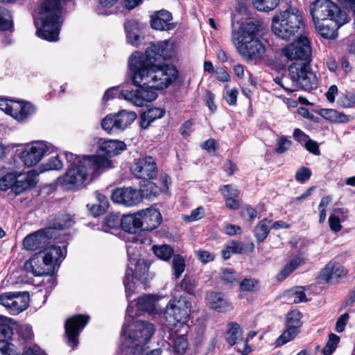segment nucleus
<instances>
[{
	"instance_id": "1",
	"label": "nucleus",
	"mask_w": 355,
	"mask_h": 355,
	"mask_svg": "<svg viewBox=\"0 0 355 355\" xmlns=\"http://www.w3.org/2000/svg\"><path fill=\"white\" fill-rule=\"evenodd\" d=\"M174 54V44L168 41L151 44L144 55L134 53L130 58L129 67L132 83L139 88L122 90L123 98L138 107L155 100L157 94L153 89L167 88L178 78L177 69L164 63Z\"/></svg>"
},
{
	"instance_id": "2",
	"label": "nucleus",
	"mask_w": 355,
	"mask_h": 355,
	"mask_svg": "<svg viewBox=\"0 0 355 355\" xmlns=\"http://www.w3.org/2000/svg\"><path fill=\"white\" fill-rule=\"evenodd\" d=\"M64 156L69 166L60 182L67 189L86 186L101 173L102 166L110 164L106 159L89 156L80 157L69 152H66Z\"/></svg>"
},
{
	"instance_id": "3",
	"label": "nucleus",
	"mask_w": 355,
	"mask_h": 355,
	"mask_svg": "<svg viewBox=\"0 0 355 355\" xmlns=\"http://www.w3.org/2000/svg\"><path fill=\"white\" fill-rule=\"evenodd\" d=\"M258 26L249 22L232 32V42L237 53L246 61L257 62L266 53V46L257 37Z\"/></svg>"
},
{
	"instance_id": "4",
	"label": "nucleus",
	"mask_w": 355,
	"mask_h": 355,
	"mask_svg": "<svg viewBox=\"0 0 355 355\" xmlns=\"http://www.w3.org/2000/svg\"><path fill=\"white\" fill-rule=\"evenodd\" d=\"M271 28L279 37L289 40L301 35L304 28L302 12L290 8L273 17Z\"/></svg>"
},
{
	"instance_id": "5",
	"label": "nucleus",
	"mask_w": 355,
	"mask_h": 355,
	"mask_svg": "<svg viewBox=\"0 0 355 355\" xmlns=\"http://www.w3.org/2000/svg\"><path fill=\"white\" fill-rule=\"evenodd\" d=\"M63 257V252L60 246L51 245L44 251L34 254L26 261L24 268L34 276L50 275L54 270L55 265Z\"/></svg>"
},
{
	"instance_id": "6",
	"label": "nucleus",
	"mask_w": 355,
	"mask_h": 355,
	"mask_svg": "<svg viewBox=\"0 0 355 355\" xmlns=\"http://www.w3.org/2000/svg\"><path fill=\"white\" fill-rule=\"evenodd\" d=\"M314 23L331 21L338 25H343L348 21L347 14L330 0H316L310 6Z\"/></svg>"
},
{
	"instance_id": "7",
	"label": "nucleus",
	"mask_w": 355,
	"mask_h": 355,
	"mask_svg": "<svg viewBox=\"0 0 355 355\" xmlns=\"http://www.w3.org/2000/svg\"><path fill=\"white\" fill-rule=\"evenodd\" d=\"M288 71L292 87L295 91L297 89L306 91L316 89L318 78L309 63L294 62L289 66Z\"/></svg>"
},
{
	"instance_id": "8",
	"label": "nucleus",
	"mask_w": 355,
	"mask_h": 355,
	"mask_svg": "<svg viewBox=\"0 0 355 355\" xmlns=\"http://www.w3.org/2000/svg\"><path fill=\"white\" fill-rule=\"evenodd\" d=\"M155 332V327L147 321L138 320L130 327L127 343L131 352L139 354Z\"/></svg>"
},
{
	"instance_id": "9",
	"label": "nucleus",
	"mask_w": 355,
	"mask_h": 355,
	"mask_svg": "<svg viewBox=\"0 0 355 355\" xmlns=\"http://www.w3.org/2000/svg\"><path fill=\"white\" fill-rule=\"evenodd\" d=\"M127 252L129 257V264L123 280V284L126 292L128 293L132 291L135 284V279L140 281L142 284L146 282L148 266L144 260L133 257L130 255V247H128Z\"/></svg>"
},
{
	"instance_id": "10",
	"label": "nucleus",
	"mask_w": 355,
	"mask_h": 355,
	"mask_svg": "<svg viewBox=\"0 0 355 355\" xmlns=\"http://www.w3.org/2000/svg\"><path fill=\"white\" fill-rule=\"evenodd\" d=\"M191 303L185 297L174 298L169 301L165 311L166 320L171 325L176 326L178 323L185 324L189 317Z\"/></svg>"
},
{
	"instance_id": "11",
	"label": "nucleus",
	"mask_w": 355,
	"mask_h": 355,
	"mask_svg": "<svg viewBox=\"0 0 355 355\" xmlns=\"http://www.w3.org/2000/svg\"><path fill=\"white\" fill-rule=\"evenodd\" d=\"M282 54L289 60H301L300 63L311 62V48L309 40L303 36L282 49Z\"/></svg>"
},
{
	"instance_id": "12",
	"label": "nucleus",
	"mask_w": 355,
	"mask_h": 355,
	"mask_svg": "<svg viewBox=\"0 0 355 355\" xmlns=\"http://www.w3.org/2000/svg\"><path fill=\"white\" fill-rule=\"evenodd\" d=\"M137 118V114L133 111L122 110L114 114L107 115L101 121V126L108 133L114 130H124Z\"/></svg>"
},
{
	"instance_id": "13",
	"label": "nucleus",
	"mask_w": 355,
	"mask_h": 355,
	"mask_svg": "<svg viewBox=\"0 0 355 355\" xmlns=\"http://www.w3.org/2000/svg\"><path fill=\"white\" fill-rule=\"evenodd\" d=\"M89 317L78 315L68 318L65 322V334L68 345L74 349L78 344V336L80 332L88 323Z\"/></svg>"
},
{
	"instance_id": "14",
	"label": "nucleus",
	"mask_w": 355,
	"mask_h": 355,
	"mask_svg": "<svg viewBox=\"0 0 355 355\" xmlns=\"http://www.w3.org/2000/svg\"><path fill=\"white\" fill-rule=\"evenodd\" d=\"M133 174L139 179L152 180L157 177V164L150 156L137 159L131 167Z\"/></svg>"
},
{
	"instance_id": "15",
	"label": "nucleus",
	"mask_w": 355,
	"mask_h": 355,
	"mask_svg": "<svg viewBox=\"0 0 355 355\" xmlns=\"http://www.w3.org/2000/svg\"><path fill=\"white\" fill-rule=\"evenodd\" d=\"M112 201L125 207L138 205L142 200V194L139 189L132 187L117 188L111 195Z\"/></svg>"
},
{
	"instance_id": "16",
	"label": "nucleus",
	"mask_w": 355,
	"mask_h": 355,
	"mask_svg": "<svg viewBox=\"0 0 355 355\" xmlns=\"http://www.w3.org/2000/svg\"><path fill=\"white\" fill-rule=\"evenodd\" d=\"M125 144L123 141L117 140H107L102 142L99 146L98 154L96 155H89L99 159H106L110 164L106 166H102L101 171L105 169L112 167V162L110 158L119 155L125 149Z\"/></svg>"
},
{
	"instance_id": "17",
	"label": "nucleus",
	"mask_w": 355,
	"mask_h": 355,
	"mask_svg": "<svg viewBox=\"0 0 355 355\" xmlns=\"http://www.w3.org/2000/svg\"><path fill=\"white\" fill-rule=\"evenodd\" d=\"M53 232L52 227H47L26 236L23 241L24 248L27 250H35L44 248L52 238Z\"/></svg>"
},
{
	"instance_id": "18",
	"label": "nucleus",
	"mask_w": 355,
	"mask_h": 355,
	"mask_svg": "<svg viewBox=\"0 0 355 355\" xmlns=\"http://www.w3.org/2000/svg\"><path fill=\"white\" fill-rule=\"evenodd\" d=\"M47 150L48 147L45 143L35 141L26 146L21 153L20 158L26 166L31 167L42 159Z\"/></svg>"
},
{
	"instance_id": "19",
	"label": "nucleus",
	"mask_w": 355,
	"mask_h": 355,
	"mask_svg": "<svg viewBox=\"0 0 355 355\" xmlns=\"http://www.w3.org/2000/svg\"><path fill=\"white\" fill-rule=\"evenodd\" d=\"M137 215L141 218V230L144 231H152L156 229L162 222V215L155 209L148 208L138 211Z\"/></svg>"
},
{
	"instance_id": "20",
	"label": "nucleus",
	"mask_w": 355,
	"mask_h": 355,
	"mask_svg": "<svg viewBox=\"0 0 355 355\" xmlns=\"http://www.w3.org/2000/svg\"><path fill=\"white\" fill-rule=\"evenodd\" d=\"M11 116L18 121H24L35 112V107L30 103L15 102L11 107Z\"/></svg>"
},
{
	"instance_id": "21",
	"label": "nucleus",
	"mask_w": 355,
	"mask_h": 355,
	"mask_svg": "<svg viewBox=\"0 0 355 355\" xmlns=\"http://www.w3.org/2000/svg\"><path fill=\"white\" fill-rule=\"evenodd\" d=\"M29 186L28 183L21 184L17 180V175L14 173H8L3 177L0 178V190L6 191L11 189L15 194H19L25 190Z\"/></svg>"
},
{
	"instance_id": "22",
	"label": "nucleus",
	"mask_w": 355,
	"mask_h": 355,
	"mask_svg": "<svg viewBox=\"0 0 355 355\" xmlns=\"http://www.w3.org/2000/svg\"><path fill=\"white\" fill-rule=\"evenodd\" d=\"M206 300L210 309L218 312H226L230 307V304L220 293L209 292L207 294Z\"/></svg>"
},
{
	"instance_id": "23",
	"label": "nucleus",
	"mask_w": 355,
	"mask_h": 355,
	"mask_svg": "<svg viewBox=\"0 0 355 355\" xmlns=\"http://www.w3.org/2000/svg\"><path fill=\"white\" fill-rule=\"evenodd\" d=\"M121 228L130 234H136L142 230V222L137 212L132 214L124 215L122 217Z\"/></svg>"
},
{
	"instance_id": "24",
	"label": "nucleus",
	"mask_w": 355,
	"mask_h": 355,
	"mask_svg": "<svg viewBox=\"0 0 355 355\" xmlns=\"http://www.w3.org/2000/svg\"><path fill=\"white\" fill-rule=\"evenodd\" d=\"M12 303L10 313L17 315L28 306V295L27 293L14 292L12 296Z\"/></svg>"
},
{
	"instance_id": "25",
	"label": "nucleus",
	"mask_w": 355,
	"mask_h": 355,
	"mask_svg": "<svg viewBox=\"0 0 355 355\" xmlns=\"http://www.w3.org/2000/svg\"><path fill=\"white\" fill-rule=\"evenodd\" d=\"M124 26L128 42L132 45L137 46L141 35L140 24L135 19H130L125 24Z\"/></svg>"
},
{
	"instance_id": "26",
	"label": "nucleus",
	"mask_w": 355,
	"mask_h": 355,
	"mask_svg": "<svg viewBox=\"0 0 355 355\" xmlns=\"http://www.w3.org/2000/svg\"><path fill=\"white\" fill-rule=\"evenodd\" d=\"M304 263H305V260L302 255L297 254L278 273L277 279L279 281L285 279L293 270Z\"/></svg>"
},
{
	"instance_id": "27",
	"label": "nucleus",
	"mask_w": 355,
	"mask_h": 355,
	"mask_svg": "<svg viewBox=\"0 0 355 355\" xmlns=\"http://www.w3.org/2000/svg\"><path fill=\"white\" fill-rule=\"evenodd\" d=\"M157 298L155 295H145L138 298L137 306L143 311L154 313L157 311Z\"/></svg>"
},
{
	"instance_id": "28",
	"label": "nucleus",
	"mask_w": 355,
	"mask_h": 355,
	"mask_svg": "<svg viewBox=\"0 0 355 355\" xmlns=\"http://www.w3.org/2000/svg\"><path fill=\"white\" fill-rule=\"evenodd\" d=\"M320 116L334 123H346L351 120L350 116L334 109H322Z\"/></svg>"
},
{
	"instance_id": "29",
	"label": "nucleus",
	"mask_w": 355,
	"mask_h": 355,
	"mask_svg": "<svg viewBox=\"0 0 355 355\" xmlns=\"http://www.w3.org/2000/svg\"><path fill=\"white\" fill-rule=\"evenodd\" d=\"M227 327L226 340L230 345L233 346L241 340L243 331L237 322H230Z\"/></svg>"
},
{
	"instance_id": "30",
	"label": "nucleus",
	"mask_w": 355,
	"mask_h": 355,
	"mask_svg": "<svg viewBox=\"0 0 355 355\" xmlns=\"http://www.w3.org/2000/svg\"><path fill=\"white\" fill-rule=\"evenodd\" d=\"M329 22L327 24H324V21H320L319 24L314 23L319 33L326 39L334 38L336 35V31L341 26L331 22V21H329Z\"/></svg>"
},
{
	"instance_id": "31",
	"label": "nucleus",
	"mask_w": 355,
	"mask_h": 355,
	"mask_svg": "<svg viewBox=\"0 0 355 355\" xmlns=\"http://www.w3.org/2000/svg\"><path fill=\"white\" fill-rule=\"evenodd\" d=\"M270 220L265 218L261 220L254 227V236L259 243L263 242L268 236L270 228Z\"/></svg>"
},
{
	"instance_id": "32",
	"label": "nucleus",
	"mask_w": 355,
	"mask_h": 355,
	"mask_svg": "<svg viewBox=\"0 0 355 355\" xmlns=\"http://www.w3.org/2000/svg\"><path fill=\"white\" fill-rule=\"evenodd\" d=\"M142 194V198L146 197L151 199L157 196L159 193V188L150 180H145L141 185L139 190Z\"/></svg>"
},
{
	"instance_id": "33",
	"label": "nucleus",
	"mask_w": 355,
	"mask_h": 355,
	"mask_svg": "<svg viewBox=\"0 0 355 355\" xmlns=\"http://www.w3.org/2000/svg\"><path fill=\"white\" fill-rule=\"evenodd\" d=\"M153 250L154 254L164 261L169 260L174 254L173 248L168 245H154Z\"/></svg>"
},
{
	"instance_id": "34",
	"label": "nucleus",
	"mask_w": 355,
	"mask_h": 355,
	"mask_svg": "<svg viewBox=\"0 0 355 355\" xmlns=\"http://www.w3.org/2000/svg\"><path fill=\"white\" fill-rule=\"evenodd\" d=\"M279 0H253V6L259 11L270 12L279 4Z\"/></svg>"
},
{
	"instance_id": "35",
	"label": "nucleus",
	"mask_w": 355,
	"mask_h": 355,
	"mask_svg": "<svg viewBox=\"0 0 355 355\" xmlns=\"http://www.w3.org/2000/svg\"><path fill=\"white\" fill-rule=\"evenodd\" d=\"M301 313L297 310L290 311L286 315V327L295 328L296 330L302 326Z\"/></svg>"
},
{
	"instance_id": "36",
	"label": "nucleus",
	"mask_w": 355,
	"mask_h": 355,
	"mask_svg": "<svg viewBox=\"0 0 355 355\" xmlns=\"http://www.w3.org/2000/svg\"><path fill=\"white\" fill-rule=\"evenodd\" d=\"M172 269L175 278H179L185 269V261L184 258L180 254L173 256L172 261Z\"/></svg>"
},
{
	"instance_id": "37",
	"label": "nucleus",
	"mask_w": 355,
	"mask_h": 355,
	"mask_svg": "<svg viewBox=\"0 0 355 355\" xmlns=\"http://www.w3.org/2000/svg\"><path fill=\"white\" fill-rule=\"evenodd\" d=\"M259 286V281L254 278H244L239 284L241 291L252 293L256 291Z\"/></svg>"
},
{
	"instance_id": "38",
	"label": "nucleus",
	"mask_w": 355,
	"mask_h": 355,
	"mask_svg": "<svg viewBox=\"0 0 355 355\" xmlns=\"http://www.w3.org/2000/svg\"><path fill=\"white\" fill-rule=\"evenodd\" d=\"M298 334V330L295 328L287 327V329L284 331L281 336L277 339V346H282L288 342L292 340Z\"/></svg>"
},
{
	"instance_id": "39",
	"label": "nucleus",
	"mask_w": 355,
	"mask_h": 355,
	"mask_svg": "<svg viewBox=\"0 0 355 355\" xmlns=\"http://www.w3.org/2000/svg\"><path fill=\"white\" fill-rule=\"evenodd\" d=\"M335 278L332 261L329 262L320 272L318 279L320 283H328Z\"/></svg>"
},
{
	"instance_id": "40",
	"label": "nucleus",
	"mask_w": 355,
	"mask_h": 355,
	"mask_svg": "<svg viewBox=\"0 0 355 355\" xmlns=\"http://www.w3.org/2000/svg\"><path fill=\"white\" fill-rule=\"evenodd\" d=\"M188 347V342L184 335L178 336L173 341V350L177 355H183Z\"/></svg>"
},
{
	"instance_id": "41",
	"label": "nucleus",
	"mask_w": 355,
	"mask_h": 355,
	"mask_svg": "<svg viewBox=\"0 0 355 355\" xmlns=\"http://www.w3.org/2000/svg\"><path fill=\"white\" fill-rule=\"evenodd\" d=\"M179 287L181 290L185 291L188 294L194 295L196 284L194 279L185 275L180 283Z\"/></svg>"
},
{
	"instance_id": "42",
	"label": "nucleus",
	"mask_w": 355,
	"mask_h": 355,
	"mask_svg": "<svg viewBox=\"0 0 355 355\" xmlns=\"http://www.w3.org/2000/svg\"><path fill=\"white\" fill-rule=\"evenodd\" d=\"M340 341V337L334 334H331L329 336V340L322 349L324 355H329L332 354L336 349L337 345Z\"/></svg>"
},
{
	"instance_id": "43",
	"label": "nucleus",
	"mask_w": 355,
	"mask_h": 355,
	"mask_svg": "<svg viewBox=\"0 0 355 355\" xmlns=\"http://www.w3.org/2000/svg\"><path fill=\"white\" fill-rule=\"evenodd\" d=\"M122 218L114 213L110 214L105 219V224L111 229L121 227Z\"/></svg>"
},
{
	"instance_id": "44",
	"label": "nucleus",
	"mask_w": 355,
	"mask_h": 355,
	"mask_svg": "<svg viewBox=\"0 0 355 355\" xmlns=\"http://www.w3.org/2000/svg\"><path fill=\"white\" fill-rule=\"evenodd\" d=\"M12 26L11 15L8 10L4 9L0 15V30H8Z\"/></svg>"
},
{
	"instance_id": "45",
	"label": "nucleus",
	"mask_w": 355,
	"mask_h": 355,
	"mask_svg": "<svg viewBox=\"0 0 355 355\" xmlns=\"http://www.w3.org/2000/svg\"><path fill=\"white\" fill-rule=\"evenodd\" d=\"M291 140L287 139L285 137H281L277 141V147L275 150L279 154H282L291 147Z\"/></svg>"
},
{
	"instance_id": "46",
	"label": "nucleus",
	"mask_w": 355,
	"mask_h": 355,
	"mask_svg": "<svg viewBox=\"0 0 355 355\" xmlns=\"http://www.w3.org/2000/svg\"><path fill=\"white\" fill-rule=\"evenodd\" d=\"M275 82L284 89L288 92L292 93L295 91V89L292 87L291 81L288 77H276L274 79Z\"/></svg>"
},
{
	"instance_id": "47",
	"label": "nucleus",
	"mask_w": 355,
	"mask_h": 355,
	"mask_svg": "<svg viewBox=\"0 0 355 355\" xmlns=\"http://www.w3.org/2000/svg\"><path fill=\"white\" fill-rule=\"evenodd\" d=\"M144 112L146 113L147 118L149 119L150 121L153 122L157 119L162 118L165 114V110L159 107H152Z\"/></svg>"
},
{
	"instance_id": "48",
	"label": "nucleus",
	"mask_w": 355,
	"mask_h": 355,
	"mask_svg": "<svg viewBox=\"0 0 355 355\" xmlns=\"http://www.w3.org/2000/svg\"><path fill=\"white\" fill-rule=\"evenodd\" d=\"M63 164L58 156L51 157L45 165V170H60Z\"/></svg>"
},
{
	"instance_id": "49",
	"label": "nucleus",
	"mask_w": 355,
	"mask_h": 355,
	"mask_svg": "<svg viewBox=\"0 0 355 355\" xmlns=\"http://www.w3.org/2000/svg\"><path fill=\"white\" fill-rule=\"evenodd\" d=\"M311 175V171L309 168L301 167L295 173V179L298 182H304L308 180Z\"/></svg>"
},
{
	"instance_id": "50",
	"label": "nucleus",
	"mask_w": 355,
	"mask_h": 355,
	"mask_svg": "<svg viewBox=\"0 0 355 355\" xmlns=\"http://www.w3.org/2000/svg\"><path fill=\"white\" fill-rule=\"evenodd\" d=\"M116 1L117 0H99V5L97 8L98 13L103 15H108L109 13L105 9L114 6Z\"/></svg>"
},
{
	"instance_id": "51",
	"label": "nucleus",
	"mask_w": 355,
	"mask_h": 355,
	"mask_svg": "<svg viewBox=\"0 0 355 355\" xmlns=\"http://www.w3.org/2000/svg\"><path fill=\"white\" fill-rule=\"evenodd\" d=\"M220 277L223 281L227 283L233 284L236 282V274L232 270L222 269Z\"/></svg>"
},
{
	"instance_id": "52",
	"label": "nucleus",
	"mask_w": 355,
	"mask_h": 355,
	"mask_svg": "<svg viewBox=\"0 0 355 355\" xmlns=\"http://www.w3.org/2000/svg\"><path fill=\"white\" fill-rule=\"evenodd\" d=\"M220 191L225 198H236L239 194V191L236 187L230 184L223 186L220 189Z\"/></svg>"
},
{
	"instance_id": "53",
	"label": "nucleus",
	"mask_w": 355,
	"mask_h": 355,
	"mask_svg": "<svg viewBox=\"0 0 355 355\" xmlns=\"http://www.w3.org/2000/svg\"><path fill=\"white\" fill-rule=\"evenodd\" d=\"M74 223L73 219L69 215L62 216L60 221L58 223L56 226L53 229L55 230V228L59 230H63L65 228L70 227Z\"/></svg>"
},
{
	"instance_id": "54",
	"label": "nucleus",
	"mask_w": 355,
	"mask_h": 355,
	"mask_svg": "<svg viewBox=\"0 0 355 355\" xmlns=\"http://www.w3.org/2000/svg\"><path fill=\"white\" fill-rule=\"evenodd\" d=\"M150 26L153 29L164 31L168 28V24L162 21L160 18L155 16L150 21Z\"/></svg>"
},
{
	"instance_id": "55",
	"label": "nucleus",
	"mask_w": 355,
	"mask_h": 355,
	"mask_svg": "<svg viewBox=\"0 0 355 355\" xmlns=\"http://www.w3.org/2000/svg\"><path fill=\"white\" fill-rule=\"evenodd\" d=\"M12 296H14V292H7L0 295V304L6 307L8 311L11 307Z\"/></svg>"
},
{
	"instance_id": "56",
	"label": "nucleus",
	"mask_w": 355,
	"mask_h": 355,
	"mask_svg": "<svg viewBox=\"0 0 355 355\" xmlns=\"http://www.w3.org/2000/svg\"><path fill=\"white\" fill-rule=\"evenodd\" d=\"M291 297L293 299L294 303H300L306 301V297L304 291L299 288L295 291H292L290 294Z\"/></svg>"
},
{
	"instance_id": "57",
	"label": "nucleus",
	"mask_w": 355,
	"mask_h": 355,
	"mask_svg": "<svg viewBox=\"0 0 355 355\" xmlns=\"http://www.w3.org/2000/svg\"><path fill=\"white\" fill-rule=\"evenodd\" d=\"M349 315L348 313H344L341 315L336 321V331L340 333L344 331L345 327L347 323Z\"/></svg>"
},
{
	"instance_id": "58",
	"label": "nucleus",
	"mask_w": 355,
	"mask_h": 355,
	"mask_svg": "<svg viewBox=\"0 0 355 355\" xmlns=\"http://www.w3.org/2000/svg\"><path fill=\"white\" fill-rule=\"evenodd\" d=\"M19 334L25 340H31L33 338V333L31 327L25 324L19 328Z\"/></svg>"
},
{
	"instance_id": "59",
	"label": "nucleus",
	"mask_w": 355,
	"mask_h": 355,
	"mask_svg": "<svg viewBox=\"0 0 355 355\" xmlns=\"http://www.w3.org/2000/svg\"><path fill=\"white\" fill-rule=\"evenodd\" d=\"M304 146H305L306 149L308 151H309L310 153H311L315 155H320L319 145L316 141H315L311 139H309L304 144Z\"/></svg>"
},
{
	"instance_id": "60",
	"label": "nucleus",
	"mask_w": 355,
	"mask_h": 355,
	"mask_svg": "<svg viewBox=\"0 0 355 355\" xmlns=\"http://www.w3.org/2000/svg\"><path fill=\"white\" fill-rule=\"evenodd\" d=\"M329 224L331 230L335 232H339L342 228L339 217L335 215L329 216Z\"/></svg>"
},
{
	"instance_id": "61",
	"label": "nucleus",
	"mask_w": 355,
	"mask_h": 355,
	"mask_svg": "<svg viewBox=\"0 0 355 355\" xmlns=\"http://www.w3.org/2000/svg\"><path fill=\"white\" fill-rule=\"evenodd\" d=\"M229 247L232 253L241 254L246 251L248 247H245V245L241 242L232 241L229 245Z\"/></svg>"
},
{
	"instance_id": "62",
	"label": "nucleus",
	"mask_w": 355,
	"mask_h": 355,
	"mask_svg": "<svg viewBox=\"0 0 355 355\" xmlns=\"http://www.w3.org/2000/svg\"><path fill=\"white\" fill-rule=\"evenodd\" d=\"M341 105L345 107H352L355 103V95L352 93H347L340 100Z\"/></svg>"
},
{
	"instance_id": "63",
	"label": "nucleus",
	"mask_w": 355,
	"mask_h": 355,
	"mask_svg": "<svg viewBox=\"0 0 355 355\" xmlns=\"http://www.w3.org/2000/svg\"><path fill=\"white\" fill-rule=\"evenodd\" d=\"M198 258L203 263H207L214 259V255L205 250H198L197 252Z\"/></svg>"
},
{
	"instance_id": "64",
	"label": "nucleus",
	"mask_w": 355,
	"mask_h": 355,
	"mask_svg": "<svg viewBox=\"0 0 355 355\" xmlns=\"http://www.w3.org/2000/svg\"><path fill=\"white\" fill-rule=\"evenodd\" d=\"M201 147L210 153H214L216 150V141L214 139H209L201 144Z\"/></svg>"
}]
</instances>
